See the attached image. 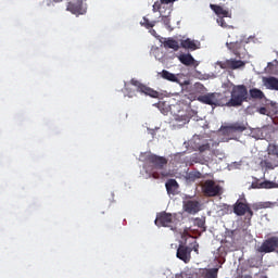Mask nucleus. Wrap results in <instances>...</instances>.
I'll list each match as a JSON object with an SVG mask.
<instances>
[{
    "label": "nucleus",
    "mask_w": 278,
    "mask_h": 278,
    "mask_svg": "<svg viewBox=\"0 0 278 278\" xmlns=\"http://www.w3.org/2000/svg\"><path fill=\"white\" fill-rule=\"evenodd\" d=\"M217 66L223 70L238 71V68H244L247 63L242 60L229 59L226 61H218Z\"/></svg>",
    "instance_id": "nucleus-6"
},
{
    "label": "nucleus",
    "mask_w": 278,
    "mask_h": 278,
    "mask_svg": "<svg viewBox=\"0 0 278 278\" xmlns=\"http://www.w3.org/2000/svg\"><path fill=\"white\" fill-rule=\"evenodd\" d=\"M192 251H194V253L199 254V243L195 240L193 241Z\"/></svg>",
    "instance_id": "nucleus-35"
},
{
    "label": "nucleus",
    "mask_w": 278,
    "mask_h": 278,
    "mask_svg": "<svg viewBox=\"0 0 278 278\" xmlns=\"http://www.w3.org/2000/svg\"><path fill=\"white\" fill-rule=\"evenodd\" d=\"M211 10L218 16L217 23L224 29H230L233 27L229 25V23L225 22V18H231V12L229 11V7H223L218 4H210Z\"/></svg>",
    "instance_id": "nucleus-4"
},
{
    "label": "nucleus",
    "mask_w": 278,
    "mask_h": 278,
    "mask_svg": "<svg viewBox=\"0 0 278 278\" xmlns=\"http://www.w3.org/2000/svg\"><path fill=\"white\" fill-rule=\"evenodd\" d=\"M199 45H201L199 41L197 42L190 38L180 41V47H182V49H189L190 51H197Z\"/></svg>",
    "instance_id": "nucleus-20"
},
{
    "label": "nucleus",
    "mask_w": 278,
    "mask_h": 278,
    "mask_svg": "<svg viewBox=\"0 0 278 278\" xmlns=\"http://www.w3.org/2000/svg\"><path fill=\"white\" fill-rule=\"evenodd\" d=\"M127 92H129V88L126 87Z\"/></svg>",
    "instance_id": "nucleus-42"
},
{
    "label": "nucleus",
    "mask_w": 278,
    "mask_h": 278,
    "mask_svg": "<svg viewBox=\"0 0 278 278\" xmlns=\"http://www.w3.org/2000/svg\"><path fill=\"white\" fill-rule=\"evenodd\" d=\"M233 212L237 216H244V214H248L249 220L253 218V210H251V206L240 200L233 204Z\"/></svg>",
    "instance_id": "nucleus-8"
},
{
    "label": "nucleus",
    "mask_w": 278,
    "mask_h": 278,
    "mask_svg": "<svg viewBox=\"0 0 278 278\" xmlns=\"http://www.w3.org/2000/svg\"><path fill=\"white\" fill-rule=\"evenodd\" d=\"M249 97V90L244 85H237L232 87L230 104L232 108H238L247 101Z\"/></svg>",
    "instance_id": "nucleus-3"
},
{
    "label": "nucleus",
    "mask_w": 278,
    "mask_h": 278,
    "mask_svg": "<svg viewBox=\"0 0 278 278\" xmlns=\"http://www.w3.org/2000/svg\"><path fill=\"white\" fill-rule=\"evenodd\" d=\"M181 238H182V240H185V238H192L190 235H188V233H184L182 236H181Z\"/></svg>",
    "instance_id": "nucleus-39"
},
{
    "label": "nucleus",
    "mask_w": 278,
    "mask_h": 278,
    "mask_svg": "<svg viewBox=\"0 0 278 278\" xmlns=\"http://www.w3.org/2000/svg\"><path fill=\"white\" fill-rule=\"evenodd\" d=\"M228 236H229L230 238H233V230H232V231H229V232H228Z\"/></svg>",
    "instance_id": "nucleus-41"
},
{
    "label": "nucleus",
    "mask_w": 278,
    "mask_h": 278,
    "mask_svg": "<svg viewBox=\"0 0 278 278\" xmlns=\"http://www.w3.org/2000/svg\"><path fill=\"white\" fill-rule=\"evenodd\" d=\"M165 49H173L174 51H179V42L173 38L167 39L164 41Z\"/></svg>",
    "instance_id": "nucleus-24"
},
{
    "label": "nucleus",
    "mask_w": 278,
    "mask_h": 278,
    "mask_svg": "<svg viewBox=\"0 0 278 278\" xmlns=\"http://www.w3.org/2000/svg\"><path fill=\"white\" fill-rule=\"evenodd\" d=\"M152 10L153 12H160V10H162V2L160 1L154 2Z\"/></svg>",
    "instance_id": "nucleus-33"
},
{
    "label": "nucleus",
    "mask_w": 278,
    "mask_h": 278,
    "mask_svg": "<svg viewBox=\"0 0 278 278\" xmlns=\"http://www.w3.org/2000/svg\"><path fill=\"white\" fill-rule=\"evenodd\" d=\"M202 177H203V174H201V172H199V170H195V172L188 173L186 176V179H187V181L194 182V181H197V179H202Z\"/></svg>",
    "instance_id": "nucleus-26"
},
{
    "label": "nucleus",
    "mask_w": 278,
    "mask_h": 278,
    "mask_svg": "<svg viewBox=\"0 0 278 278\" xmlns=\"http://www.w3.org/2000/svg\"><path fill=\"white\" fill-rule=\"evenodd\" d=\"M175 278H188V274L186 271H182L180 274H177Z\"/></svg>",
    "instance_id": "nucleus-36"
},
{
    "label": "nucleus",
    "mask_w": 278,
    "mask_h": 278,
    "mask_svg": "<svg viewBox=\"0 0 278 278\" xmlns=\"http://www.w3.org/2000/svg\"><path fill=\"white\" fill-rule=\"evenodd\" d=\"M170 12H173V9L167 8L166 12L164 11H160L161 14V21L163 23V25H165V27L167 29H169L170 31H173V27L170 26Z\"/></svg>",
    "instance_id": "nucleus-19"
},
{
    "label": "nucleus",
    "mask_w": 278,
    "mask_h": 278,
    "mask_svg": "<svg viewBox=\"0 0 278 278\" xmlns=\"http://www.w3.org/2000/svg\"><path fill=\"white\" fill-rule=\"evenodd\" d=\"M226 47L229 49V51H232L237 58H242V54H244V51H247V49H244V41H230L226 43Z\"/></svg>",
    "instance_id": "nucleus-13"
},
{
    "label": "nucleus",
    "mask_w": 278,
    "mask_h": 278,
    "mask_svg": "<svg viewBox=\"0 0 278 278\" xmlns=\"http://www.w3.org/2000/svg\"><path fill=\"white\" fill-rule=\"evenodd\" d=\"M175 217L170 213L162 212L156 216L155 225L157 227H173Z\"/></svg>",
    "instance_id": "nucleus-9"
},
{
    "label": "nucleus",
    "mask_w": 278,
    "mask_h": 278,
    "mask_svg": "<svg viewBox=\"0 0 278 278\" xmlns=\"http://www.w3.org/2000/svg\"><path fill=\"white\" fill-rule=\"evenodd\" d=\"M184 210L187 214H198L201 212V204L197 200H188L184 204Z\"/></svg>",
    "instance_id": "nucleus-14"
},
{
    "label": "nucleus",
    "mask_w": 278,
    "mask_h": 278,
    "mask_svg": "<svg viewBox=\"0 0 278 278\" xmlns=\"http://www.w3.org/2000/svg\"><path fill=\"white\" fill-rule=\"evenodd\" d=\"M226 105L227 108H233L231 104V98L225 93H218L216 92V106L224 108Z\"/></svg>",
    "instance_id": "nucleus-15"
},
{
    "label": "nucleus",
    "mask_w": 278,
    "mask_h": 278,
    "mask_svg": "<svg viewBox=\"0 0 278 278\" xmlns=\"http://www.w3.org/2000/svg\"><path fill=\"white\" fill-rule=\"evenodd\" d=\"M179 62L184 64L185 66H199V63H197V60H194V56L192 54H180L178 56Z\"/></svg>",
    "instance_id": "nucleus-16"
},
{
    "label": "nucleus",
    "mask_w": 278,
    "mask_h": 278,
    "mask_svg": "<svg viewBox=\"0 0 278 278\" xmlns=\"http://www.w3.org/2000/svg\"><path fill=\"white\" fill-rule=\"evenodd\" d=\"M195 227H199L200 229H203L205 231V217H197L194 219Z\"/></svg>",
    "instance_id": "nucleus-31"
},
{
    "label": "nucleus",
    "mask_w": 278,
    "mask_h": 278,
    "mask_svg": "<svg viewBox=\"0 0 278 278\" xmlns=\"http://www.w3.org/2000/svg\"><path fill=\"white\" fill-rule=\"evenodd\" d=\"M278 249V237H270L261 245V253H273Z\"/></svg>",
    "instance_id": "nucleus-12"
},
{
    "label": "nucleus",
    "mask_w": 278,
    "mask_h": 278,
    "mask_svg": "<svg viewBox=\"0 0 278 278\" xmlns=\"http://www.w3.org/2000/svg\"><path fill=\"white\" fill-rule=\"evenodd\" d=\"M135 96H136L135 92L128 91V97H129V98L135 97Z\"/></svg>",
    "instance_id": "nucleus-40"
},
{
    "label": "nucleus",
    "mask_w": 278,
    "mask_h": 278,
    "mask_svg": "<svg viewBox=\"0 0 278 278\" xmlns=\"http://www.w3.org/2000/svg\"><path fill=\"white\" fill-rule=\"evenodd\" d=\"M66 10L72 14H76L77 16L84 14L86 12V9L84 8V0H71L67 3Z\"/></svg>",
    "instance_id": "nucleus-11"
},
{
    "label": "nucleus",
    "mask_w": 278,
    "mask_h": 278,
    "mask_svg": "<svg viewBox=\"0 0 278 278\" xmlns=\"http://www.w3.org/2000/svg\"><path fill=\"white\" fill-rule=\"evenodd\" d=\"M198 101H200V103H204L205 105H216V92L200 96Z\"/></svg>",
    "instance_id": "nucleus-17"
},
{
    "label": "nucleus",
    "mask_w": 278,
    "mask_h": 278,
    "mask_svg": "<svg viewBox=\"0 0 278 278\" xmlns=\"http://www.w3.org/2000/svg\"><path fill=\"white\" fill-rule=\"evenodd\" d=\"M165 188L168 194H176L177 189L179 188V184H177V180L175 179H169L165 184Z\"/></svg>",
    "instance_id": "nucleus-22"
},
{
    "label": "nucleus",
    "mask_w": 278,
    "mask_h": 278,
    "mask_svg": "<svg viewBox=\"0 0 278 278\" xmlns=\"http://www.w3.org/2000/svg\"><path fill=\"white\" fill-rule=\"evenodd\" d=\"M264 86L267 90H277L278 91V78L275 76L264 77Z\"/></svg>",
    "instance_id": "nucleus-18"
},
{
    "label": "nucleus",
    "mask_w": 278,
    "mask_h": 278,
    "mask_svg": "<svg viewBox=\"0 0 278 278\" xmlns=\"http://www.w3.org/2000/svg\"><path fill=\"white\" fill-rule=\"evenodd\" d=\"M228 129L231 131H247V126L243 123H235L228 126Z\"/></svg>",
    "instance_id": "nucleus-27"
},
{
    "label": "nucleus",
    "mask_w": 278,
    "mask_h": 278,
    "mask_svg": "<svg viewBox=\"0 0 278 278\" xmlns=\"http://www.w3.org/2000/svg\"><path fill=\"white\" fill-rule=\"evenodd\" d=\"M168 166V159L157 154H149L146 157V172L153 177V179H166L170 177V170H166Z\"/></svg>",
    "instance_id": "nucleus-1"
},
{
    "label": "nucleus",
    "mask_w": 278,
    "mask_h": 278,
    "mask_svg": "<svg viewBox=\"0 0 278 278\" xmlns=\"http://www.w3.org/2000/svg\"><path fill=\"white\" fill-rule=\"evenodd\" d=\"M262 168H267L269 170H273L274 168H277L278 166V160H274V163H270V160L265 159L261 162Z\"/></svg>",
    "instance_id": "nucleus-25"
},
{
    "label": "nucleus",
    "mask_w": 278,
    "mask_h": 278,
    "mask_svg": "<svg viewBox=\"0 0 278 278\" xmlns=\"http://www.w3.org/2000/svg\"><path fill=\"white\" fill-rule=\"evenodd\" d=\"M202 278H218V268L203 269L201 271Z\"/></svg>",
    "instance_id": "nucleus-23"
},
{
    "label": "nucleus",
    "mask_w": 278,
    "mask_h": 278,
    "mask_svg": "<svg viewBox=\"0 0 278 278\" xmlns=\"http://www.w3.org/2000/svg\"><path fill=\"white\" fill-rule=\"evenodd\" d=\"M176 257L188 264L190 260H192V248L188 245H184V243L179 244L176 253Z\"/></svg>",
    "instance_id": "nucleus-10"
},
{
    "label": "nucleus",
    "mask_w": 278,
    "mask_h": 278,
    "mask_svg": "<svg viewBox=\"0 0 278 278\" xmlns=\"http://www.w3.org/2000/svg\"><path fill=\"white\" fill-rule=\"evenodd\" d=\"M207 160L201 153H194L190 156V166L194 164H206Z\"/></svg>",
    "instance_id": "nucleus-21"
},
{
    "label": "nucleus",
    "mask_w": 278,
    "mask_h": 278,
    "mask_svg": "<svg viewBox=\"0 0 278 278\" xmlns=\"http://www.w3.org/2000/svg\"><path fill=\"white\" fill-rule=\"evenodd\" d=\"M175 1H177V0H161V3L163 5H168V3H175Z\"/></svg>",
    "instance_id": "nucleus-37"
},
{
    "label": "nucleus",
    "mask_w": 278,
    "mask_h": 278,
    "mask_svg": "<svg viewBox=\"0 0 278 278\" xmlns=\"http://www.w3.org/2000/svg\"><path fill=\"white\" fill-rule=\"evenodd\" d=\"M250 97L252 99H264L265 96L261 89L253 88V89H250Z\"/></svg>",
    "instance_id": "nucleus-28"
},
{
    "label": "nucleus",
    "mask_w": 278,
    "mask_h": 278,
    "mask_svg": "<svg viewBox=\"0 0 278 278\" xmlns=\"http://www.w3.org/2000/svg\"><path fill=\"white\" fill-rule=\"evenodd\" d=\"M190 144L193 151H199L200 153L212 151V149H216V147H218V142L214 141V139H207L199 135L193 136V138L190 141Z\"/></svg>",
    "instance_id": "nucleus-2"
},
{
    "label": "nucleus",
    "mask_w": 278,
    "mask_h": 278,
    "mask_svg": "<svg viewBox=\"0 0 278 278\" xmlns=\"http://www.w3.org/2000/svg\"><path fill=\"white\" fill-rule=\"evenodd\" d=\"M131 86H135L137 88V92H141V94H146L147 97H151L152 99H160V92L155 91V89H152L151 87L140 83L139 80H136L132 78L130 80Z\"/></svg>",
    "instance_id": "nucleus-5"
},
{
    "label": "nucleus",
    "mask_w": 278,
    "mask_h": 278,
    "mask_svg": "<svg viewBox=\"0 0 278 278\" xmlns=\"http://www.w3.org/2000/svg\"><path fill=\"white\" fill-rule=\"evenodd\" d=\"M261 188H266V189L275 188V182L265 180L261 184Z\"/></svg>",
    "instance_id": "nucleus-32"
},
{
    "label": "nucleus",
    "mask_w": 278,
    "mask_h": 278,
    "mask_svg": "<svg viewBox=\"0 0 278 278\" xmlns=\"http://www.w3.org/2000/svg\"><path fill=\"white\" fill-rule=\"evenodd\" d=\"M157 22L155 21H149L147 18V16L143 17V21L140 22L141 27H146V29H153V26L156 24Z\"/></svg>",
    "instance_id": "nucleus-30"
},
{
    "label": "nucleus",
    "mask_w": 278,
    "mask_h": 278,
    "mask_svg": "<svg viewBox=\"0 0 278 278\" xmlns=\"http://www.w3.org/2000/svg\"><path fill=\"white\" fill-rule=\"evenodd\" d=\"M220 190H223L219 185L212 179L205 180L202 185V191L205 197H218L220 194Z\"/></svg>",
    "instance_id": "nucleus-7"
},
{
    "label": "nucleus",
    "mask_w": 278,
    "mask_h": 278,
    "mask_svg": "<svg viewBox=\"0 0 278 278\" xmlns=\"http://www.w3.org/2000/svg\"><path fill=\"white\" fill-rule=\"evenodd\" d=\"M258 113L263 114V116H268V114H270V111H268V109H266V106H263V108L258 109Z\"/></svg>",
    "instance_id": "nucleus-34"
},
{
    "label": "nucleus",
    "mask_w": 278,
    "mask_h": 278,
    "mask_svg": "<svg viewBox=\"0 0 278 278\" xmlns=\"http://www.w3.org/2000/svg\"><path fill=\"white\" fill-rule=\"evenodd\" d=\"M163 79H167V81H177V76L166 70L162 71Z\"/></svg>",
    "instance_id": "nucleus-29"
},
{
    "label": "nucleus",
    "mask_w": 278,
    "mask_h": 278,
    "mask_svg": "<svg viewBox=\"0 0 278 278\" xmlns=\"http://www.w3.org/2000/svg\"><path fill=\"white\" fill-rule=\"evenodd\" d=\"M266 160H269L270 163H275V160H278V156L277 155H271Z\"/></svg>",
    "instance_id": "nucleus-38"
}]
</instances>
